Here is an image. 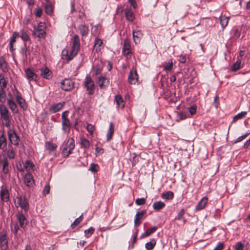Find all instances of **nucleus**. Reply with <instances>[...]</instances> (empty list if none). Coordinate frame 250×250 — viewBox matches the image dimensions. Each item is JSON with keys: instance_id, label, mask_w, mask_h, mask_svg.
I'll return each mask as SVG.
<instances>
[{"instance_id": "a19ab883", "label": "nucleus", "mask_w": 250, "mask_h": 250, "mask_svg": "<svg viewBox=\"0 0 250 250\" xmlns=\"http://www.w3.org/2000/svg\"><path fill=\"white\" fill-rule=\"evenodd\" d=\"M219 20L223 28H224L227 25L229 21L228 18L227 17L221 16L220 17Z\"/></svg>"}, {"instance_id": "4d7b16f0", "label": "nucleus", "mask_w": 250, "mask_h": 250, "mask_svg": "<svg viewBox=\"0 0 250 250\" xmlns=\"http://www.w3.org/2000/svg\"><path fill=\"white\" fill-rule=\"evenodd\" d=\"M146 200L145 198H137L135 200V204L137 205H143L146 203Z\"/></svg>"}, {"instance_id": "b1692460", "label": "nucleus", "mask_w": 250, "mask_h": 250, "mask_svg": "<svg viewBox=\"0 0 250 250\" xmlns=\"http://www.w3.org/2000/svg\"><path fill=\"white\" fill-rule=\"evenodd\" d=\"M114 132V125L112 122H110L106 134V141L108 142L112 138Z\"/></svg>"}, {"instance_id": "2f4dec72", "label": "nucleus", "mask_w": 250, "mask_h": 250, "mask_svg": "<svg viewBox=\"0 0 250 250\" xmlns=\"http://www.w3.org/2000/svg\"><path fill=\"white\" fill-rule=\"evenodd\" d=\"M162 197L163 199L165 200H171L174 197V193L171 191L163 192L162 194Z\"/></svg>"}, {"instance_id": "f8f14e48", "label": "nucleus", "mask_w": 250, "mask_h": 250, "mask_svg": "<svg viewBox=\"0 0 250 250\" xmlns=\"http://www.w3.org/2000/svg\"><path fill=\"white\" fill-rule=\"evenodd\" d=\"M98 84L101 88H105L109 83V81L104 76H100L97 82Z\"/></svg>"}, {"instance_id": "a18cd8bd", "label": "nucleus", "mask_w": 250, "mask_h": 250, "mask_svg": "<svg viewBox=\"0 0 250 250\" xmlns=\"http://www.w3.org/2000/svg\"><path fill=\"white\" fill-rule=\"evenodd\" d=\"M95 231V229L93 227H90L88 229L84 231V235L88 238L90 237Z\"/></svg>"}, {"instance_id": "c85d7f7f", "label": "nucleus", "mask_w": 250, "mask_h": 250, "mask_svg": "<svg viewBox=\"0 0 250 250\" xmlns=\"http://www.w3.org/2000/svg\"><path fill=\"white\" fill-rule=\"evenodd\" d=\"M7 141L6 138L3 134L0 135V148L4 149L6 147Z\"/></svg>"}, {"instance_id": "4c0bfd02", "label": "nucleus", "mask_w": 250, "mask_h": 250, "mask_svg": "<svg viewBox=\"0 0 250 250\" xmlns=\"http://www.w3.org/2000/svg\"><path fill=\"white\" fill-rule=\"evenodd\" d=\"M125 17H126V19L128 21H133V20L134 18V15H133V12L130 9H125Z\"/></svg>"}, {"instance_id": "69168bd1", "label": "nucleus", "mask_w": 250, "mask_h": 250, "mask_svg": "<svg viewBox=\"0 0 250 250\" xmlns=\"http://www.w3.org/2000/svg\"><path fill=\"white\" fill-rule=\"evenodd\" d=\"M189 112L191 115H194L196 112V106L193 105L189 107Z\"/></svg>"}, {"instance_id": "5fc2aeb1", "label": "nucleus", "mask_w": 250, "mask_h": 250, "mask_svg": "<svg viewBox=\"0 0 250 250\" xmlns=\"http://www.w3.org/2000/svg\"><path fill=\"white\" fill-rule=\"evenodd\" d=\"M34 167L33 164L32 163L30 162L29 161H26L24 165V168L25 169H28V170L32 169Z\"/></svg>"}, {"instance_id": "ea45409f", "label": "nucleus", "mask_w": 250, "mask_h": 250, "mask_svg": "<svg viewBox=\"0 0 250 250\" xmlns=\"http://www.w3.org/2000/svg\"><path fill=\"white\" fill-rule=\"evenodd\" d=\"M81 145L85 148H88L90 146L89 141L85 138H81L80 139Z\"/></svg>"}, {"instance_id": "8fccbe9b", "label": "nucleus", "mask_w": 250, "mask_h": 250, "mask_svg": "<svg viewBox=\"0 0 250 250\" xmlns=\"http://www.w3.org/2000/svg\"><path fill=\"white\" fill-rule=\"evenodd\" d=\"M6 101V93L4 89H0V102L4 103Z\"/></svg>"}, {"instance_id": "7c9ffc66", "label": "nucleus", "mask_w": 250, "mask_h": 250, "mask_svg": "<svg viewBox=\"0 0 250 250\" xmlns=\"http://www.w3.org/2000/svg\"><path fill=\"white\" fill-rule=\"evenodd\" d=\"M65 147L68 148V150L72 152V151L75 148L74 140L72 138H69L68 140L65 145Z\"/></svg>"}, {"instance_id": "f257e3e1", "label": "nucleus", "mask_w": 250, "mask_h": 250, "mask_svg": "<svg viewBox=\"0 0 250 250\" xmlns=\"http://www.w3.org/2000/svg\"><path fill=\"white\" fill-rule=\"evenodd\" d=\"M69 111L68 110L63 112L62 114V130L65 133H68L70 131L71 124L67 116Z\"/></svg>"}, {"instance_id": "412c9836", "label": "nucleus", "mask_w": 250, "mask_h": 250, "mask_svg": "<svg viewBox=\"0 0 250 250\" xmlns=\"http://www.w3.org/2000/svg\"><path fill=\"white\" fill-rule=\"evenodd\" d=\"M146 210H142L141 212H137L134 219V225L138 226L141 223V220L146 213Z\"/></svg>"}, {"instance_id": "338daca9", "label": "nucleus", "mask_w": 250, "mask_h": 250, "mask_svg": "<svg viewBox=\"0 0 250 250\" xmlns=\"http://www.w3.org/2000/svg\"><path fill=\"white\" fill-rule=\"evenodd\" d=\"M3 125H5L6 127H9L10 125V118L7 119H4L2 120Z\"/></svg>"}, {"instance_id": "6ab92c4d", "label": "nucleus", "mask_w": 250, "mask_h": 250, "mask_svg": "<svg viewBox=\"0 0 250 250\" xmlns=\"http://www.w3.org/2000/svg\"><path fill=\"white\" fill-rule=\"evenodd\" d=\"M78 29L80 32L82 37H86L87 36L89 32L88 26L85 24H81L78 25Z\"/></svg>"}, {"instance_id": "423d86ee", "label": "nucleus", "mask_w": 250, "mask_h": 250, "mask_svg": "<svg viewBox=\"0 0 250 250\" xmlns=\"http://www.w3.org/2000/svg\"><path fill=\"white\" fill-rule=\"evenodd\" d=\"M75 83L70 79H65L61 82V87L66 91L72 90L74 87Z\"/></svg>"}, {"instance_id": "ddd939ff", "label": "nucleus", "mask_w": 250, "mask_h": 250, "mask_svg": "<svg viewBox=\"0 0 250 250\" xmlns=\"http://www.w3.org/2000/svg\"><path fill=\"white\" fill-rule=\"evenodd\" d=\"M25 72L29 81H36L37 80L38 76L32 69L30 68H27L25 70Z\"/></svg>"}, {"instance_id": "e2e57ef3", "label": "nucleus", "mask_w": 250, "mask_h": 250, "mask_svg": "<svg viewBox=\"0 0 250 250\" xmlns=\"http://www.w3.org/2000/svg\"><path fill=\"white\" fill-rule=\"evenodd\" d=\"M79 7L76 8L74 2H71V13L73 14L75 12H78Z\"/></svg>"}, {"instance_id": "864d4df0", "label": "nucleus", "mask_w": 250, "mask_h": 250, "mask_svg": "<svg viewBox=\"0 0 250 250\" xmlns=\"http://www.w3.org/2000/svg\"><path fill=\"white\" fill-rule=\"evenodd\" d=\"M185 213V209L183 208L181 209V210L178 212L177 215L175 217V220H180L182 219Z\"/></svg>"}, {"instance_id": "aec40b11", "label": "nucleus", "mask_w": 250, "mask_h": 250, "mask_svg": "<svg viewBox=\"0 0 250 250\" xmlns=\"http://www.w3.org/2000/svg\"><path fill=\"white\" fill-rule=\"evenodd\" d=\"M24 183L28 187H32L34 184V181L32 175L31 174L27 173L24 178Z\"/></svg>"}, {"instance_id": "7ed1b4c3", "label": "nucleus", "mask_w": 250, "mask_h": 250, "mask_svg": "<svg viewBox=\"0 0 250 250\" xmlns=\"http://www.w3.org/2000/svg\"><path fill=\"white\" fill-rule=\"evenodd\" d=\"M8 139L11 144L15 146H18L20 138L14 129L9 128L7 131Z\"/></svg>"}, {"instance_id": "c03bdc74", "label": "nucleus", "mask_w": 250, "mask_h": 250, "mask_svg": "<svg viewBox=\"0 0 250 250\" xmlns=\"http://www.w3.org/2000/svg\"><path fill=\"white\" fill-rule=\"evenodd\" d=\"M7 85V82L5 80L4 76L2 74H0V89H4Z\"/></svg>"}, {"instance_id": "5701e85b", "label": "nucleus", "mask_w": 250, "mask_h": 250, "mask_svg": "<svg viewBox=\"0 0 250 250\" xmlns=\"http://www.w3.org/2000/svg\"><path fill=\"white\" fill-rule=\"evenodd\" d=\"M208 198L206 197H203L196 206V210H199L203 209L208 203Z\"/></svg>"}, {"instance_id": "774afa93", "label": "nucleus", "mask_w": 250, "mask_h": 250, "mask_svg": "<svg viewBox=\"0 0 250 250\" xmlns=\"http://www.w3.org/2000/svg\"><path fill=\"white\" fill-rule=\"evenodd\" d=\"M224 248V244L223 243L220 242L213 250H222Z\"/></svg>"}, {"instance_id": "09e8293b", "label": "nucleus", "mask_w": 250, "mask_h": 250, "mask_svg": "<svg viewBox=\"0 0 250 250\" xmlns=\"http://www.w3.org/2000/svg\"><path fill=\"white\" fill-rule=\"evenodd\" d=\"M123 50H131L130 42L127 39L124 40Z\"/></svg>"}, {"instance_id": "3c124183", "label": "nucleus", "mask_w": 250, "mask_h": 250, "mask_svg": "<svg viewBox=\"0 0 250 250\" xmlns=\"http://www.w3.org/2000/svg\"><path fill=\"white\" fill-rule=\"evenodd\" d=\"M82 215H81L79 217L76 218L74 222L71 224V227L72 228H75L82 221Z\"/></svg>"}, {"instance_id": "603ef678", "label": "nucleus", "mask_w": 250, "mask_h": 250, "mask_svg": "<svg viewBox=\"0 0 250 250\" xmlns=\"http://www.w3.org/2000/svg\"><path fill=\"white\" fill-rule=\"evenodd\" d=\"M235 250H243L244 245L241 242L236 243L235 245L233 246Z\"/></svg>"}, {"instance_id": "cd10ccee", "label": "nucleus", "mask_w": 250, "mask_h": 250, "mask_svg": "<svg viewBox=\"0 0 250 250\" xmlns=\"http://www.w3.org/2000/svg\"><path fill=\"white\" fill-rule=\"evenodd\" d=\"M153 208L154 210H160L165 206V204L162 201L155 202L153 204Z\"/></svg>"}, {"instance_id": "a878e982", "label": "nucleus", "mask_w": 250, "mask_h": 250, "mask_svg": "<svg viewBox=\"0 0 250 250\" xmlns=\"http://www.w3.org/2000/svg\"><path fill=\"white\" fill-rule=\"evenodd\" d=\"M2 164V171L4 174H6L9 172V168L8 165L9 163L8 162L7 159L6 158H4V159L1 161V162Z\"/></svg>"}, {"instance_id": "f3484780", "label": "nucleus", "mask_w": 250, "mask_h": 250, "mask_svg": "<svg viewBox=\"0 0 250 250\" xmlns=\"http://www.w3.org/2000/svg\"><path fill=\"white\" fill-rule=\"evenodd\" d=\"M133 39L135 44H137L140 42L141 38L143 37V33L139 30H133Z\"/></svg>"}, {"instance_id": "9d476101", "label": "nucleus", "mask_w": 250, "mask_h": 250, "mask_svg": "<svg viewBox=\"0 0 250 250\" xmlns=\"http://www.w3.org/2000/svg\"><path fill=\"white\" fill-rule=\"evenodd\" d=\"M0 115L1 120L10 118V115L7 108L3 104H0Z\"/></svg>"}, {"instance_id": "1a4fd4ad", "label": "nucleus", "mask_w": 250, "mask_h": 250, "mask_svg": "<svg viewBox=\"0 0 250 250\" xmlns=\"http://www.w3.org/2000/svg\"><path fill=\"white\" fill-rule=\"evenodd\" d=\"M138 79V76L137 73L136 69L133 67L130 71L128 80L129 83L132 84H135Z\"/></svg>"}, {"instance_id": "bb28decb", "label": "nucleus", "mask_w": 250, "mask_h": 250, "mask_svg": "<svg viewBox=\"0 0 250 250\" xmlns=\"http://www.w3.org/2000/svg\"><path fill=\"white\" fill-rule=\"evenodd\" d=\"M19 36V34L17 32H14L11 39H10V43H9V45H10V47H9V49H10V50L11 52H13V51L14 50V48H13V44L16 42V38Z\"/></svg>"}, {"instance_id": "0e129e2a", "label": "nucleus", "mask_w": 250, "mask_h": 250, "mask_svg": "<svg viewBox=\"0 0 250 250\" xmlns=\"http://www.w3.org/2000/svg\"><path fill=\"white\" fill-rule=\"evenodd\" d=\"M11 228L12 231L15 234H17L19 229V227L17 224H15L13 225V226H11Z\"/></svg>"}, {"instance_id": "f704fd0d", "label": "nucleus", "mask_w": 250, "mask_h": 250, "mask_svg": "<svg viewBox=\"0 0 250 250\" xmlns=\"http://www.w3.org/2000/svg\"><path fill=\"white\" fill-rule=\"evenodd\" d=\"M156 244V242L154 239H152L151 240L146 243L145 245V247L147 250H152Z\"/></svg>"}, {"instance_id": "c9c22d12", "label": "nucleus", "mask_w": 250, "mask_h": 250, "mask_svg": "<svg viewBox=\"0 0 250 250\" xmlns=\"http://www.w3.org/2000/svg\"><path fill=\"white\" fill-rule=\"evenodd\" d=\"M157 227H153L150 229L146 230L141 236V238H144L149 236L157 229Z\"/></svg>"}, {"instance_id": "2eb2a0df", "label": "nucleus", "mask_w": 250, "mask_h": 250, "mask_svg": "<svg viewBox=\"0 0 250 250\" xmlns=\"http://www.w3.org/2000/svg\"><path fill=\"white\" fill-rule=\"evenodd\" d=\"M64 104V103H58L56 104H54L51 105L49 108V111L51 113H56L61 110L63 105Z\"/></svg>"}, {"instance_id": "9b49d317", "label": "nucleus", "mask_w": 250, "mask_h": 250, "mask_svg": "<svg viewBox=\"0 0 250 250\" xmlns=\"http://www.w3.org/2000/svg\"><path fill=\"white\" fill-rule=\"evenodd\" d=\"M0 199L4 202H7L9 199V193L7 188L3 186L1 187L0 192Z\"/></svg>"}, {"instance_id": "37998d69", "label": "nucleus", "mask_w": 250, "mask_h": 250, "mask_svg": "<svg viewBox=\"0 0 250 250\" xmlns=\"http://www.w3.org/2000/svg\"><path fill=\"white\" fill-rule=\"evenodd\" d=\"M7 155L9 159H13L15 157V152L12 147H9L7 151Z\"/></svg>"}, {"instance_id": "72a5a7b5", "label": "nucleus", "mask_w": 250, "mask_h": 250, "mask_svg": "<svg viewBox=\"0 0 250 250\" xmlns=\"http://www.w3.org/2000/svg\"><path fill=\"white\" fill-rule=\"evenodd\" d=\"M103 44L102 41L100 39H97L95 40L94 47L95 48L96 52H98L101 50V46Z\"/></svg>"}, {"instance_id": "bf43d9fd", "label": "nucleus", "mask_w": 250, "mask_h": 250, "mask_svg": "<svg viewBox=\"0 0 250 250\" xmlns=\"http://www.w3.org/2000/svg\"><path fill=\"white\" fill-rule=\"evenodd\" d=\"M99 166L97 164H91L90 166L89 170L92 172H96L98 170Z\"/></svg>"}, {"instance_id": "13d9d810", "label": "nucleus", "mask_w": 250, "mask_h": 250, "mask_svg": "<svg viewBox=\"0 0 250 250\" xmlns=\"http://www.w3.org/2000/svg\"><path fill=\"white\" fill-rule=\"evenodd\" d=\"M78 12H79V15H78L79 18L82 19L85 16L84 12V9H83V7L80 6L79 7Z\"/></svg>"}, {"instance_id": "39448f33", "label": "nucleus", "mask_w": 250, "mask_h": 250, "mask_svg": "<svg viewBox=\"0 0 250 250\" xmlns=\"http://www.w3.org/2000/svg\"><path fill=\"white\" fill-rule=\"evenodd\" d=\"M45 28L44 23L40 22L37 27L34 29L33 33L39 38H43L46 34Z\"/></svg>"}, {"instance_id": "4be33fe9", "label": "nucleus", "mask_w": 250, "mask_h": 250, "mask_svg": "<svg viewBox=\"0 0 250 250\" xmlns=\"http://www.w3.org/2000/svg\"><path fill=\"white\" fill-rule=\"evenodd\" d=\"M115 102L117 107L123 109L125 106V102L120 95H117L115 97Z\"/></svg>"}, {"instance_id": "473e14b6", "label": "nucleus", "mask_w": 250, "mask_h": 250, "mask_svg": "<svg viewBox=\"0 0 250 250\" xmlns=\"http://www.w3.org/2000/svg\"><path fill=\"white\" fill-rule=\"evenodd\" d=\"M0 68L4 72L8 71L7 63L5 59L2 57H0Z\"/></svg>"}, {"instance_id": "a211bd4d", "label": "nucleus", "mask_w": 250, "mask_h": 250, "mask_svg": "<svg viewBox=\"0 0 250 250\" xmlns=\"http://www.w3.org/2000/svg\"><path fill=\"white\" fill-rule=\"evenodd\" d=\"M16 99L20 107L23 110H26L27 108V104H26L25 100L21 97V95L18 94L16 95Z\"/></svg>"}, {"instance_id": "0eeeda50", "label": "nucleus", "mask_w": 250, "mask_h": 250, "mask_svg": "<svg viewBox=\"0 0 250 250\" xmlns=\"http://www.w3.org/2000/svg\"><path fill=\"white\" fill-rule=\"evenodd\" d=\"M80 39L77 35H75L73 38V45L72 47V54L75 56L78 52L80 48Z\"/></svg>"}, {"instance_id": "dca6fc26", "label": "nucleus", "mask_w": 250, "mask_h": 250, "mask_svg": "<svg viewBox=\"0 0 250 250\" xmlns=\"http://www.w3.org/2000/svg\"><path fill=\"white\" fill-rule=\"evenodd\" d=\"M7 104L13 113H17L19 112L17 105L12 98L7 99Z\"/></svg>"}, {"instance_id": "49530a36", "label": "nucleus", "mask_w": 250, "mask_h": 250, "mask_svg": "<svg viewBox=\"0 0 250 250\" xmlns=\"http://www.w3.org/2000/svg\"><path fill=\"white\" fill-rule=\"evenodd\" d=\"M28 51V48L25 44H24V46L21 47L20 53L22 56L23 58L25 59L27 58V53Z\"/></svg>"}, {"instance_id": "79ce46f5", "label": "nucleus", "mask_w": 250, "mask_h": 250, "mask_svg": "<svg viewBox=\"0 0 250 250\" xmlns=\"http://www.w3.org/2000/svg\"><path fill=\"white\" fill-rule=\"evenodd\" d=\"M241 64V61L240 60H238L231 67V70L232 71H236L238 70L240 68Z\"/></svg>"}, {"instance_id": "58836bf2", "label": "nucleus", "mask_w": 250, "mask_h": 250, "mask_svg": "<svg viewBox=\"0 0 250 250\" xmlns=\"http://www.w3.org/2000/svg\"><path fill=\"white\" fill-rule=\"evenodd\" d=\"M45 147L46 149L49 151H53L57 147V146L51 142H47L45 143Z\"/></svg>"}, {"instance_id": "4468645a", "label": "nucleus", "mask_w": 250, "mask_h": 250, "mask_svg": "<svg viewBox=\"0 0 250 250\" xmlns=\"http://www.w3.org/2000/svg\"><path fill=\"white\" fill-rule=\"evenodd\" d=\"M41 76L46 79H50L52 77V72L47 67H44L41 69Z\"/></svg>"}, {"instance_id": "6e6d98bb", "label": "nucleus", "mask_w": 250, "mask_h": 250, "mask_svg": "<svg viewBox=\"0 0 250 250\" xmlns=\"http://www.w3.org/2000/svg\"><path fill=\"white\" fill-rule=\"evenodd\" d=\"M71 152L68 150L66 147H64L62 150V154L63 157H67L70 154Z\"/></svg>"}, {"instance_id": "680f3d73", "label": "nucleus", "mask_w": 250, "mask_h": 250, "mask_svg": "<svg viewBox=\"0 0 250 250\" xmlns=\"http://www.w3.org/2000/svg\"><path fill=\"white\" fill-rule=\"evenodd\" d=\"M21 37V39L24 41H27L29 39L28 34L26 32L23 31H22Z\"/></svg>"}, {"instance_id": "20e7f679", "label": "nucleus", "mask_w": 250, "mask_h": 250, "mask_svg": "<svg viewBox=\"0 0 250 250\" xmlns=\"http://www.w3.org/2000/svg\"><path fill=\"white\" fill-rule=\"evenodd\" d=\"M83 84L88 91V94L91 95L94 92L95 85L93 81L90 76L87 75L84 79Z\"/></svg>"}, {"instance_id": "6e6552de", "label": "nucleus", "mask_w": 250, "mask_h": 250, "mask_svg": "<svg viewBox=\"0 0 250 250\" xmlns=\"http://www.w3.org/2000/svg\"><path fill=\"white\" fill-rule=\"evenodd\" d=\"M17 218L21 228L24 229L27 225V220L22 211H18L16 214Z\"/></svg>"}, {"instance_id": "c756f323", "label": "nucleus", "mask_w": 250, "mask_h": 250, "mask_svg": "<svg viewBox=\"0 0 250 250\" xmlns=\"http://www.w3.org/2000/svg\"><path fill=\"white\" fill-rule=\"evenodd\" d=\"M44 10L45 13L49 15H51L53 13V6L51 3L49 1H47L45 4Z\"/></svg>"}, {"instance_id": "de8ad7c7", "label": "nucleus", "mask_w": 250, "mask_h": 250, "mask_svg": "<svg viewBox=\"0 0 250 250\" xmlns=\"http://www.w3.org/2000/svg\"><path fill=\"white\" fill-rule=\"evenodd\" d=\"M86 129L87 131L89 133V134L91 135H92L94 131L95 130V127L93 125L90 124H87L86 126Z\"/></svg>"}, {"instance_id": "f03ea898", "label": "nucleus", "mask_w": 250, "mask_h": 250, "mask_svg": "<svg viewBox=\"0 0 250 250\" xmlns=\"http://www.w3.org/2000/svg\"><path fill=\"white\" fill-rule=\"evenodd\" d=\"M15 204L16 207H21L25 212L29 209V204L25 196H18L15 200Z\"/></svg>"}, {"instance_id": "393cba45", "label": "nucleus", "mask_w": 250, "mask_h": 250, "mask_svg": "<svg viewBox=\"0 0 250 250\" xmlns=\"http://www.w3.org/2000/svg\"><path fill=\"white\" fill-rule=\"evenodd\" d=\"M7 241L6 236L5 234L2 235L0 237V245L2 250H6L7 248Z\"/></svg>"}, {"instance_id": "052dcab7", "label": "nucleus", "mask_w": 250, "mask_h": 250, "mask_svg": "<svg viewBox=\"0 0 250 250\" xmlns=\"http://www.w3.org/2000/svg\"><path fill=\"white\" fill-rule=\"evenodd\" d=\"M172 66H173V63H172V61L169 62L165 66L164 69H165V70H166L167 71H170L172 69Z\"/></svg>"}, {"instance_id": "e433bc0d", "label": "nucleus", "mask_w": 250, "mask_h": 250, "mask_svg": "<svg viewBox=\"0 0 250 250\" xmlns=\"http://www.w3.org/2000/svg\"><path fill=\"white\" fill-rule=\"evenodd\" d=\"M247 114V112L246 111H242L237 115H236L233 119V122H235L238 120L243 119L245 118Z\"/></svg>"}]
</instances>
